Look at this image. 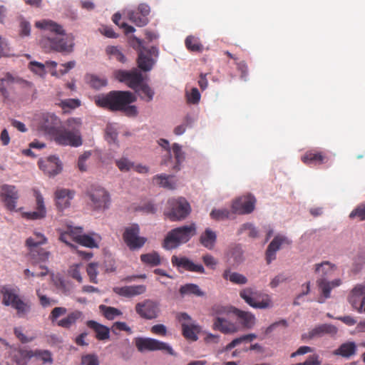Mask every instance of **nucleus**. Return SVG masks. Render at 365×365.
<instances>
[{"mask_svg":"<svg viewBox=\"0 0 365 365\" xmlns=\"http://www.w3.org/2000/svg\"><path fill=\"white\" fill-rule=\"evenodd\" d=\"M231 312L235 314L239 322L245 328H251L255 322V317L250 312L242 311L231 307Z\"/></svg>","mask_w":365,"mask_h":365,"instance_id":"29","label":"nucleus"},{"mask_svg":"<svg viewBox=\"0 0 365 365\" xmlns=\"http://www.w3.org/2000/svg\"><path fill=\"white\" fill-rule=\"evenodd\" d=\"M36 295L39 299L41 305L43 307H47L48 306L56 304L58 303L56 300L51 299L47 297L46 295L42 294L40 289L36 290Z\"/></svg>","mask_w":365,"mask_h":365,"instance_id":"61","label":"nucleus"},{"mask_svg":"<svg viewBox=\"0 0 365 365\" xmlns=\"http://www.w3.org/2000/svg\"><path fill=\"white\" fill-rule=\"evenodd\" d=\"M106 53L110 58H115L117 61L124 63L125 57L117 46H109L106 49Z\"/></svg>","mask_w":365,"mask_h":365,"instance_id":"50","label":"nucleus"},{"mask_svg":"<svg viewBox=\"0 0 365 365\" xmlns=\"http://www.w3.org/2000/svg\"><path fill=\"white\" fill-rule=\"evenodd\" d=\"M67 309L63 307H55L51 312L49 319L51 322H55L59 317L66 314Z\"/></svg>","mask_w":365,"mask_h":365,"instance_id":"63","label":"nucleus"},{"mask_svg":"<svg viewBox=\"0 0 365 365\" xmlns=\"http://www.w3.org/2000/svg\"><path fill=\"white\" fill-rule=\"evenodd\" d=\"M158 49L155 46H152L148 49L143 47L138 53V67L143 71H150L155 63V59L153 57L158 58Z\"/></svg>","mask_w":365,"mask_h":365,"instance_id":"14","label":"nucleus"},{"mask_svg":"<svg viewBox=\"0 0 365 365\" xmlns=\"http://www.w3.org/2000/svg\"><path fill=\"white\" fill-rule=\"evenodd\" d=\"M18 81V78L14 77L9 73H6L4 76L0 79V92L1 94L6 96L7 94V88Z\"/></svg>","mask_w":365,"mask_h":365,"instance_id":"45","label":"nucleus"},{"mask_svg":"<svg viewBox=\"0 0 365 365\" xmlns=\"http://www.w3.org/2000/svg\"><path fill=\"white\" fill-rule=\"evenodd\" d=\"M192 121V118L190 115H187L183 119L182 124L179 125L175 128L174 133L176 135H180L183 134L185 132L187 127L190 125Z\"/></svg>","mask_w":365,"mask_h":365,"instance_id":"55","label":"nucleus"},{"mask_svg":"<svg viewBox=\"0 0 365 365\" xmlns=\"http://www.w3.org/2000/svg\"><path fill=\"white\" fill-rule=\"evenodd\" d=\"M188 103L197 104L200 100V93L197 88H192L190 93L186 92Z\"/></svg>","mask_w":365,"mask_h":365,"instance_id":"58","label":"nucleus"},{"mask_svg":"<svg viewBox=\"0 0 365 365\" xmlns=\"http://www.w3.org/2000/svg\"><path fill=\"white\" fill-rule=\"evenodd\" d=\"M135 344L139 351H164L172 356H176V353L167 343L152 338L138 337L135 339Z\"/></svg>","mask_w":365,"mask_h":365,"instance_id":"9","label":"nucleus"},{"mask_svg":"<svg viewBox=\"0 0 365 365\" xmlns=\"http://www.w3.org/2000/svg\"><path fill=\"white\" fill-rule=\"evenodd\" d=\"M74 192L68 189L57 190L55 192V200L57 208L62 211L68 207L71 200L73 197Z\"/></svg>","mask_w":365,"mask_h":365,"instance_id":"27","label":"nucleus"},{"mask_svg":"<svg viewBox=\"0 0 365 365\" xmlns=\"http://www.w3.org/2000/svg\"><path fill=\"white\" fill-rule=\"evenodd\" d=\"M213 328L214 329L219 330L224 334L234 333L237 330L235 324L220 317H217L215 319L213 324Z\"/></svg>","mask_w":365,"mask_h":365,"instance_id":"34","label":"nucleus"},{"mask_svg":"<svg viewBox=\"0 0 365 365\" xmlns=\"http://www.w3.org/2000/svg\"><path fill=\"white\" fill-rule=\"evenodd\" d=\"M115 165L122 172H128L134 166V163L126 158H121L118 160H116Z\"/></svg>","mask_w":365,"mask_h":365,"instance_id":"54","label":"nucleus"},{"mask_svg":"<svg viewBox=\"0 0 365 365\" xmlns=\"http://www.w3.org/2000/svg\"><path fill=\"white\" fill-rule=\"evenodd\" d=\"M356 353V345L354 341H347L341 344L333 352L334 355L341 356L344 358H350Z\"/></svg>","mask_w":365,"mask_h":365,"instance_id":"30","label":"nucleus"},{"mask_svg":"<svg viewBox=\"0 0 365 365\" xmlns=\"http://www.w3.org/2000/svg\"><path fill=\"white\" fill-rule=\"evenodd\" d=\"M222 277L235 284H245L247 282L245 276L238 272H232L230 269H226L223 272Z\"/></svg>","mask_w":365,"mask_h":365,"instance_id":"36","label":"nucleus"},{"mask_svg":"<svg viewBox=\"0 0 365 365\" xmlns=\"http://www.w3.org/2000/svg\"><path fill=\"white\" fill-rule=\"evenodd\" d=\"M135 309L140 317L146 319H155L159 313L158 304L151 299H145L137 303Z\"/></svg>","mask_w":365,"mask_h":365,"instance_id":"17","label":"nucleus"},{"mask_svg":"<svg viewBox=\"0 0 365 365\" xmlns=\"http://www.w3.org/2000/svg\"><path fill=\"white\" fill-rule=\"evenodd\" d=\"M195 234V223L173 229L167 234L163 242V247L166 250L175 249L180 245L188 242Z\"/></svg>","mask_w":365,"mask_h":365,"instance_id":"5","label":"nucleus"},{"mask_svg":"<svg viewBox=\"0 0 365 365\" xmlns=\"http://www.w3.org/2000/svg\"><path fill=\"white\" fill-rule=\"evenodd\" d=\"M83 365H99V360L96 354H86L81 357Z\"/></svg>","mask_w":365,"mask_h":365,"instance_id":"62","label":"nucleus"},{"mask_svg":"<svg viewBox=\"0 0 365 365\" xmlns=\"http://www.w3.org/2000/svg\"><path fill=\"white\" fill-rule=\"evenodd\" d=\"M302 161L309 166H317L329 161L328 155L317 149L307 150L302 157Z\"/></svg>","mask_w":365,"mask_h":365,"instance_id":"19","label":"nucleus"},{"mask_svg":"<svg viewBox=\"0 0 365 365\" xmlns=\"http://www.w3.org/2000/svg\"><path fill=\"white\" fill-rule=\"evenodd\" d=\"M294 365H321V361L319 359L318 355L313 354L309 356L305 361L297 363Z\"/></svg>","mask_w":365,"mask_h":365,"instance_id":"64","label":"nucleus"},{"mask_svg":"<svg viewBox=\"0 0 365 365\" xmlns=\"http://www.w3.org/2000/svg\"><path fill=\"white\" fill-rule=\"evenodd\" d=\"M230 215V212L227 209H214L210 212V217L215 220H223L228 219Z\"/></svg>","mask_w":365,"mask_h":365,"instance_id":"52","label":"nucleus"},{"mask_svg":"<svg viewBox=\"0 0 365 365\" xmlns=\"http://www.w3.org/2000/svg\"><path fill=\"white\" fill-rule=\"evenodd\" d=\"M135 101L136 97L133 93L122 91H113L106 95L95 97V103L98 107L111 111H122L129 117H135L138 115L137 107L130 105Z\"/></svg>","mask_w":365,"mask_h":365,"instance_id":"2","label":"nucleus"},{"mask_svg":"<svg viewBox=\"0 0 365 365\" xmlns=\"http://www.w3.org/2000/svg\"><path fill=\"white\" fill-rule=\"evenodd\" d=\"M82 120L79 118H71L66 121V128L58 129L54 135V140L61 145L79 147L83 144L81 133Z\"/></svg>","mask_w":365,"mask_h":365,"instance_id":"4","label":"nucleus"},{"mask_svg":"<svg viewBox=\"0 0 365 365\" xmlns=\"http://www.w3.org/2000/svg\"><path fill=\"white\" fill-rule=\"evenodd\" d=\"M128 19L138 26H144L148 23V18L141 15L136 11H130L128 13Z\"/></svg>","mask_w":365,"mask_h":365,"instance_id":"47","label":"nucleus"},{"mask_svg":"<svg viewBox=\"0 0 365 365\" xmlns=\"http://www.w3.org/2000/svg\"><path fill=\"white\" fill-rule=\"evenodd\" d=\"M140 228L136 224L126 227L123 235V238L130 250H135L141 248L146 242V238L139 236Z\"/></svg>","mask_w":365,"mask_h":365,"instance_id":"11","label":"nucleus"},{"mask_svg":"<svg viewBox=\"0 0 365 365\" xmlns=\"http://www.w3.org/2000/svg\"><path fill=\"white\" fill-rule=\"evenodd\" d=\"M158 145L167 151L168 158L163 159L161 162L162 165H168L171 160V148L170 147L169 141L164 138H160L158 141Z\"/></svg>","mask_w":365,"mask_h":365,"instance_id":"56","label":"nucleus"},{"mask_svg":"<svg viewBox=\"0 0 365 365\" xmlns=\"http://www.w3.org/2000/svg\"><path fill=\"white\" fill-rule=\"evenodd\" d=\"M351 219L358 218L359 220H365V205L361 204L351 211L349 215Z\"/></svg>","mask_w":365,"mask_h":365,"instance_id":"59","label":"nucleus"},{"mask_svg":"<svg viewBox=\"0 0 365 365\" xmlns=\"http://www.w3.org/2000/svg\"><path fill=\"white\" fill-rule=\"evenodd\" d=\"M172 264L174 266L182 267L186 271L193 272L200 274L205 273V268L200 264H195L187 257H178L173 255L171 258Z\"/></svg>","mask_w":365,"mask_h":365,"instance_id":"23","label":"nucleus"},{"mask_svg":"<svg viewBox=\"0 0 365 365\" xmlns=\"http://www.w3.org/2000/svg\"><path fill=\"white\" fill-rule=\"evenodd\" d=\"M116 78L125 83L129 88L134 91L143 83V75L136 69L132 71L119 70L115 72Z\"/></svg>","mask_w":365,"mask_h":365,"instance_id":"13","label":"nucleus"},{"mask_svg":"<svg viewBox=\"0 0 365 365\" xmlns=\"http://www.w3.org/2000/svg\"><path fill=\"white\" fill-rule=\"evenodd\" d=\"M200 244L208 250H212L217 241V234L210 228H206L200 237Z\"/></svg>","mask_w":365,"mask_h":365,"instance_id":"31","label":"nucleus"},{"mask_svg":"<svg viewBox=\"0 0 365 365\" xmlns=\"http://www.w3.org/2000/svg\"><path fill=\"white\" fill-rule=\"evenodd\" d=\"M338 329L331 324H322L316 326L307 333L302 335V340H312L314 338L322 337L324 335L334 336L336 334Z\"/></svg>","mask_w":365,"mask_h":365,"instance_id":"18","label":"nucleus"},{"mask_svg":"<svg viewBox=\"0 0 365 365\" xmlns=\"http://www.w3.org/2000/svg\"><path fill=\"white\" fill-rule=\"evenodd\" d=\"M240 297L250 307L255 309H267L272 307L270 297L251 287L240 292Z\"/></svg>","mask_w":365,"mask_h":365,"instance_id":"8","label":"nucleus"},{"mask_svg":"<svg viewBox=\"0 0 365 365\" xmlns=\"http://www.w3.org/2000/svg\"><path fill=\"white\" fill-rule=\"evenodd\" d=\"M76 242L90 248L98 247L97 243L92 237L88 235H82L81 233H78Z\"/></svg>","mask_w":365,"mask_h":365,"instance_id":"51","label":"nucleus"},{"mask_svg":"<svg viewBox=\"0 0 365 365\" xmlns=\"http://www.w3.org/2000/svg\"><path fill=\"white\" fill-rule=\"evenodd\" d=\"M98 309L103 316L108 320H113L116 317L122 314L121 311L118 309L104 304H101Z\"/></svg>","mask_w":365,"mask_h":365,"instance_id":"44","label":"nucleus"},{"mask_svg":"<svg viewBox=\"0 0 365 365\" xmlns=\"http://www.w3.org/2000/svg\"><path fill=\"white\" fill-rule=\"evenodd\" d=\"M0 197L6 208L12 211L16 207L19 195L14 185L5 184L1 186Z\"/></svg>","mask_w":365,"mask_h":365,"instance_id":"16","label":"nucleus"},{"mask_svg":"<svg viewBox=\"0 0 365 365\" xmlns=\"http://www.w3.org/2000/svg\"><path fill=\"white\" fill-rule=\"evenodd\" d=\"M29 255L34 263L47 261L51 255L48 251L41 247L29 248Z\"/></svg>","mask_w":365,"mask_h":365,"instance_id":"32","label":"nucleus"},{"mask_svg":"<svg viewBox=\"0 0 365 365\" xmlns=\"http://www.w3.org/2000/svg\"><path fill=\"white\" fill-rule=\"evenodd\" d=\"M88 82L90 86L96 89H99L107 85V80L106 78L95 75L89 76Z\"/></svg>","mask_w":365,"mask_h":365,"instance_id":"53","label":"nucleus"},{"mask_svg":"<svg viewBox=\"0 0 365 365\" xmlns=\"http://www.w3.org/2000/svg\"><path fill=\"white\" fill-rule=\"evenodd\" d=\"M284 243L289 245L291 242L285 237L277 235L274 237L269 243L266 251V260L267 264L276 258V252L279 250L281 245Z\"/></svg>","mask_w":365,"mask_h":365,"instance_id":"26","label":"nucleus"},{"mask_svg":"<svg viewBox=\"0 0 365 365\" xmlns=\"http://www.w3.org/2000/svg\"><path fill=\"white\" fill-rule=\"evenodd\" d=\"M29 69L41 76L46 73V66L41 63L37 61H31L29 63Z\"/></svg>","mask_w":365,"mask_h":365,"instance_id":"57","label":"nucleus"},{"mask_svg":"<svg viewBox=\"0 0 365 365\" xmlns=\"http://www.w3.org/2000/svg\"><path fill=\"white\" fill-rule=\"evenodd\" d=\"M256 199L249 194L235 199L232 204L233 213L246 215L251 213L255 207Z\"/></svg>","mask_w":365,"mask_h":365,"instance_id":"15","label":"nucleus"},{"mask_svg":"<svg viewBox=\"0 0 365 365\" xmlns=\"http://www.w3.org/2000/svg\"><path fill=\"white\" fill-rule=\"evenodd\" d=\"M187 50L192 52L201 53L203 51V46L198 38L193 36H188L185 41Z\"/></svg>","mask_w":365,"mask_h":365,"instance_id":"42","label":"nucleus"},{"mask_svg":"<svg viewBox=\"0 0 365 365\" xmlns=\"http://www.w3.org/2000/svg\"><path fill=\"white\" fill-rule=\"evenodd\" d=\"M60 119L53 113H44L39 123V128L45 133L54 136L60 124Z\"/></svg>","mask_w":365,"mask_h":365,"instance_id":"21","label":"nucleus"},{"mask_svg":"<svg viewBox=\"0 0 365 365\" xmlns=\"http://www.w3.org/2000/svg\"><path fill=\"white\" fill-rule=\"evenodd\" d=\"M88 275L89 276L90 281L93 283L97 284V264L96 263H90L86 269Z\"/></svg>","mask_w":365,"mask_h":365,"instance_id":"60","label":"nucleus"},{"mask_svg":"<svg viewBox=\"0 0 365 365\" xmlns=\"http://www.w3.org/2000/svg\"><path fill=\"white\" fill-rule=\"evenodd\" d=\"M32 358V350H19L14 356V359L18 365H27Z\"/></svg>","mask_w":365,"mask_h":365,"instance_id":"46","label":"nucleus"},{"mask_svg":"<svg viewBox=\"0 0 365 365\" xmlns=\"http://www.w3.org/2000/svg\"><path fill=\"white\" fill-rule=\"evenodd\" d=\"M1 292L2 303L15 309L19 317H25L30 312L31 305L20 298L19 288L4 286L1 288Z\"/></svg>","mask_w":365,"mask_h":365,"instance_id":"6","label":"nucleus"},{"mask_svg":"<svg viewBox=\"0 0 365 365\" xmlns=\"http://www.w3.org/2000/svg\"><path fill=\"white\" fill-rule=\"evenodd\" d=\"M47 237L40 232H34L33 235L26 240L28 248L38 247L47 243Z\"/></svg>","mask_w":365,"mask_h":365,"instance_id":"37","label":"nucleus"},{"mask_svg":"<svg viewBox=\"0 0 365 365\" xmlns=\"http://www.w3.org/2000/svg\"><path fill=\"white\" fill-rule=\"evenodd\" d=\"M34 194L36 198L35 210L24 212L23 215L28 220H41L46 215V208L44 205L43 197L38 190H34Z\"/></svg>","mask_w":365,"mask_h":365,"instance_id":"20","label":"nucleus"},{"mask_svg":"<svg viewBox=\"0 0 365 365\" xmlns=\"http://www.w3.org/2000/svg\"><path fill=\"white\" fill-rule=\"evenodd\" d=\"M179 292L182 297L185 295L192 294L197 297H202L205 294V293L200 289L198 285L192 283L181 286Z\"/></svg>","mask_w":365,"mask_h":365,"instance_id":"40","label":"nucleus"},{"mask_svg":"<svg viewBox=\"0 0 365 365\" xmlns=\"http://www.w3.org/2000/svg\"><path fill=\"white\" fill-rule=\"evenodd\" d=\"M82 232L81 227H68L67 231L61 233L59 240L66 245L72 246L71 242H76L78 233H82Z\"/></svg>","mask_w":365,"mask_h":365,"instance_id":"35","label":"nucleus"},{"mask_svg":"<svg viewBox=\"0 0 365 365\" xmlns=\"http://www.w3.org/2000/svg\"><path fill=\"white\" fill-rule=\"evenodd\" d=\"M91 205L94 210L107 209L110 204L109 193L103 187H92L88 192Z\"/></svg>","mask_w":365,"mask_h":365,"instance_id":"12","label":"nucleus"},{"mask_svg":"<svg viewBox=\"0 0 365 365\" xmlns=\"http://www.w3.org/2000/svg\"><path fill=\"white\" fill-rule=\"evenodd\" d=\"M113 291L118 295L128 298L140 295L146 292V286L143 284L113 287Z\"/></svg>","mask_w":365,"mask_h":365,"instance_id":"25","label":"nucleus"},{"mask_svg":"<svg viewBox=\"0 0 365 365\" xmlns=\"http://www.w3.org/2000/svg\"><path fill=\"white\" fill-rule=\"evenodd\" d=\"M336 270V266L329 261H324L314 265V272L318 274L317 284L321 290L323 299H319L318 302L323 303L324 299L331 297V291L332 289L337 287L341 284L340 279H335L329 281L328 278L331 277Z\"/></svg>","mask_w":365,"mask_h":365,"instance_id":"3","label":"nucleus"},{"mask_svg":"<svg viewBox=\"0 0 365 365\" xmlns=\"http://www.w3.org/2000/svg\"><path fill=\"white\" fill-rule=\"evenodd\" d=\"M177 319L181 324L182 334L189 340L195 341L197 340V334L200 331V327L195 324L191 317L185 312L178 314Z\"/></svg>","mask_w":365,"mask_h":365,"instance_id":"10","label":"nucleus"},{"mask_svg":"<svg viewBox=\"0 0 365 365\" xmlns=\"http://www.w3.org/2000/svg\"><path fill=\"white\" fill-rule=\"evenodd\" d=\"M141 261L150 266H157L160 264V257L157 252L143 254L140 256Z\"/></svg>","mask_w":365,"mask_h":365,"instance_id":"48","label":"nucleus"},{"mask_svg":"<svg viewBox=\"0 0 365 365\" xmlns=\"http://www.w3.org/2000/svg\"><path fill=\"white\" fill-rule=\"evenodd\" d=\"M168 208L165 216L173 222L185 219L190 213L191 207L185 197L170 199L168 202Z\"/></svg>","mask_w":365,"mask_h":365,"instance_id":"7","label":"nucleus"},{"mask_svg":"<svg viewBox=\"0 0 365 365\" xmlns=\"http://www.w3.org/2000/svg\"><path fill=\"white\" fill-rule=\"evenodd\" d=\"M38 164L40 169L50 176L58 174L62 170L61 163L56 156H49L45 159H41Z\"/></svg>","mask_w":365,"mask_h":365,"instance_id":"22","label":"nucleus"},{"mask_svg":"<svg viewBox=\"0 0 365 365\" xmlns=\"http://www.w3.org/2000/svg\"><path fill=\"white\" fill-rule=\"evenodd\" d=\"M349 302L354 309L360 312L365 302V287L361 284L356 285L351 292Z\"/></svg>","mask_w":365,"mask_h":365,"instance_id":"24","label":"nucleus"},{"mask_svg":"<svg viewBox=\"0 0 365 365\" xmlns=\"http://www.w3.org/2000/svg\"><path fill=\"white\" fill-rule=\"evenodd\" d=\"M138 94L142 100L150 102L153 100L155 92L154 91L145 83H143L135 91Z\"/></svg>","mask_w":365,"mask_h":365,"instance_id":"41","label":"nucleus"},{"mask_svg":"<svg viewBox=\"0 0 365 365\" xmlns=\"http://www.w3.org/2000/svg\"><path fill=\"white\" fill-rule=\"evenodd\" d=\"M33 357L41 360L43 364H52L53 362L52 353L48 350L36 349L32 350Z\"/></svg>","mask_w":365,"mask_h":365,"instance_id":"43","label":"nucleus"},{"mask_svg":"<svg viewBox=\"0 0 365 365\" xmlns=\"http://www.w3.org/2000/svg\"><path fill=\"white\" fill-rule=\"evenodd\" d=\"M35 25L37 28L52 33L51 36L41 40V44L43 47H48L51 50L61 53H70L73 51V36L65 34L61 25L49 19L36 21Z\"/></svg>","mask_w":365,"mask_h":365,"instance_id":"1","label":"nucleus"},{"mask_svg":"<svg viewBox=\"0 0 365 365\" xmlns=\"http://www.w3.org/2000/svg\"><path fill=\"white\" fill-rule=\"evenodd\" d=\"M173 175H168L165 174H160L154 176L153 180L156 182V183L166 189L173 190L176 187V182L173 180Z\"/></svg>","mask_w":365,"mask_h":365,"instance_id":"38","label":"nucleus"},{"mask_svg":"<svg viewBox=\"0 0 365 365\" xmlns=\"http://www.w3.org/2000/svg\"><path fill=\"white\" fill-rule=\"evenodd\" d=\"M257 336L255 334H249L246 335H243L239 338H236L233 339L230 343H229L225 347V351H230L236 346L242 343L245 341H252L253 339H256Z\"/></svg>","mask_w":365,"mask_h":365,"instance_id":"49","label":"nucleus"},{"mask_svg":"<svg viewBox=\"0 0 365 365\" xmlns=\"http://www.w3.org/2000/svg\"><path fill=\"white\" fill-rule=\"evenodd\" d=\"M86 326L93 330L96 333V338L99 341H105L110 338V329L94 320H88Z\"/></svg>","mask_w":365,"mask_h":365,"instance_id":"28","label":"nucleus"},{"mask_svg":"<svg viewBox=\"0 0 365 365\" xmlns=\"http://www.w3.org/2000/svg\"><path fill=\"white\" fill-rule=\"evenodd\" d=\"M172 153L173 154L175 160V163L173 167V170L178 171L180 170V164L185 160V153L182 150L181 145L176 143H173L171 148V154Z\"/></svg>","mask_w":365,"mask_h":365,"instance_id":"39","label":"nucleus"},{"mask_svg":"<svg viewBox=\"0 0 365 365\" xmlns=\"http://www.w3.org/2000/svg\"><path fill=\"white\" fill-rule=\"evenodd\" d=\"M83 312L79 310H75L69 313L65 318L59 320L57 325L65 328L69 329L71 326L74 325L76 322L83 317Z\"/></svg>","mask_w":365,"mask_h":365,"instance_id":"33","label":"nucleus"}]
</instances>
